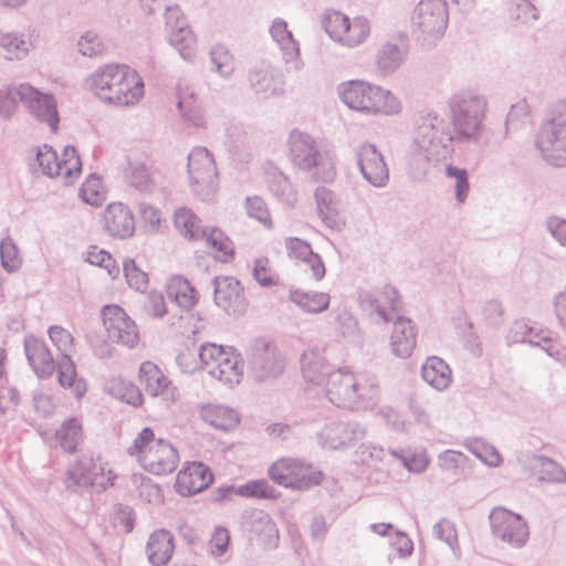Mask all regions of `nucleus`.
<instances>
[{
  "instance_id": "f257e3e1",
  "label": "nucleus",
  "mask_w": 566,
  "mask_h": 566,
  "mask_svg": "<svg viewBox=\"0 0 566 566\" xmlns=\"http://www.w3.org/2000/svg\"><path fill=\"white\" fill-rule=\"evenodd\" d=\"M486 109L488 98L479 91L462 88L454 92L448 99L449 123L439 116V135L451 147L453 143H479Z\"/></svg>"
},
{
  "instance_id": "f03ea898",
  "label": "nucleus",
  "mask_w": 566,
  "mask_h": 566,
  "mask_svg": "<svg viewBox=\"0 0 566 566\" xmlns=\"http://www.w3.org/2000/svg\"><path fill=\"white\" fill-rule=\"evenodd\" d=\"M360 308L376 323L394 322L390 336L392 354L400 358L411 356L416 347V327L410 318L399 315L400 300L397 290L385 285L378 292L361 291L358 295Z\"/></svg>"
},
{
  "instance_id": "7ed1b4c3",
  "label": "nucleus",
  "mask_w": 566,
  "mask_h": 566,
  "mask_svg": "<svg viewBox=\"0 0 566 566\" xmlns=\"http://www.w3.org/2000/svg\"><path fill=\"white\" fill-rule=\"evenodd\" d=\"M86 87L104 104L129 106L144 96V82L126 64H104L85 80Z\"/></svg>"
},
{
  "instance_id": "20e7f679",
  "label": "nucleus",
  "mask_w": 566,
  "mask_h": 566,
  "mask_svg": "<svg viewBox=\"0 0 566 566\" xmlns=\"http://www.w3.org/2000/svg\"><path fill=\"white\" fill-rule=\"evenodd\" d=\"M326 397L339 408L367 410L376 406L379 388L376 378L366 373L354 374L349 367L335 369L325 384Z\"/></svg>"
},
{
  "instance_id": "39448f33",
  "label": "nucleus",
  "mask_w": 566,
  "mask_h": 566,
  "mask_svg": "<svg viewBox=\"0 0 566 566\" xmlns=\"http://www.w3.org/2000/svg\"><path fill=\"white\" fill-rule=\"evenodd\" d=\"M439 115L428 114L418 125L417 136L407 157L408 174L415 180L424 179L431 163L447 159L454 151L439 135Z\"/></svg>"
},
{
  "instance_id": "423d86ee",
  "label": "nucleus",
  "mask_w": 566,
  "mask_h": 566,
  "mask_svg": "<svg viewBox=\"0 0 566 566\" xmlns=\"http://www.w3.org/2000/svg\"><path fill=\"white\" fill-rule=\"evenodd\" d=\"M289 158L292 165L310 174L317 182L331 184L337 176L336 164L329 151L310 134L293 129L287 139Z\"/></svg>"
},
{
  "instance_id": "0eeeda50",
  "label": "nucleus",
  "mask_w": 566,
  "mask_h": 566,
  "mask_svg": "<svg viewBox=\"0 0 566 566\" xmlns=\"http://www.w3.org/2000/svg\"><path fill=\"white\" fill-rule=\"evenodd\" d=\"M337 93L347 107L367 116H392L402 108L399 97L391 91L365 81L343 82Z\"/></svg>"
},
{
  "instance_id": "6e6552de",
  "label": "nucleus",
  "mask_w": 566,
  "mask_h": 566,
  "mask_svg": "<svg viewBox=\"0 0 566 566\" xmlns=\"http://www.w3.org/2000/svg\"><path fill=\"white\" fill-rule=\"evenodd\" d=\"M128 453L137 457L142 467L155 475L171 473L179 463L176 448L163 438H155L153 429L148 427L137 434Z\"/></svg>"
},
{
  "instance_id": "1a4fd4ad",
  "label": "nucleus",
  "mask_w": 566,
  "mask_h": 566,
  "mask_svg": "<svg viewBox=\"0 0 566 566\" xmlns=\"http://www.w3.org/2000/svg\"><path fill=\"white\" fill-rule=\"evenodd\" d=\"M535 144L547 163L566 165V98L553 105L538 128Z\"/></svg>"
},
{
  "instance_id": "9d476101",
  "label": "nucleus",
  "mask_w": 566,
  "mask_h": 566,
  "mask_svg": "<svg viewBox=\"0 0 566 566\" xmlns=\"http://www.w3.org/2000/svg\"><path fill=\"white\" fill-rule=\"evenodd\" d=\"M411 23L418 41L423 45H434L443 38L448 28V1L420 0L413 9Z\"/></svg>"
},
{
  "instance_id": "9b49d317",
  "label": "nucleus",
  "mask_w": 566,
  "mask_h": 566,
  "mask_svg": "<svg viewBox=\"0 0 566 566\" xmlns=\"http://www.w3.org/2000/svg\"><path fill=\"white\" fill-rule=\"evenodd\" d=\"M198 357L201 368L212 378L230 388L240 384L243 376L242 361L231 348L206 343L200 346Z\"/></svg>"
},
{
  "instance_id": "f8f14e48",
  "label": "nucleus",
  "mask_w": 566,
  "mask_h": 566,
  "mask_svg": "<svg viewBox=\"0 0 566 566\" xmlns=\"http://www.w3.org/2000/svg\"><path fill=\"white\" fill-rule=\"evenodd\" d=\"M323 27L333 41L348 49L364 44L370 35V22L365 15L350 19L339 11H329Z\"/></svg>"
},
{
  "instance_id": "ddd939ff",
  "label": "nucleus",
  "mask_w": 566,
  "mask_h": 566,
  "mask_svg": "<svg viewBox=\"0 0 566 566\" xmlns=\"http://www.w3.org/2000/svg\"><path fill=\"white\" fill-rule=\"evenodd\" d=\"M188 175L192 192L202 201H210L218 188V171L206 147H195L188 155Z\"/></svg>"
},
{
  "instance_id": "4468645a",
  "label": "nucleus",
  "mask_w": 566,
  "mask_h": 566,
  "mask_svg": "<svg viewBox=\"0 0 566 566\" xmlns=\"http://www.w3.org/2000/svg\"><path fill=\"white\" fill-rule=\"evenodd\" d=\"M275 483L292 490H308L322 482L323 474L313 464L293 458H282L269 468Z\"/></svg>"
},
{
  "instance_id": "2eb2a0df",
  "label": "nucleus",
  "mask_w": 566,
  "mask_h": 566,
  "mask_svg": "<svg viewBox=\"0 0 566 566\" xmlns=\"http://www.w3.org/2000/svg\"><path fill=\"white\" fill-rule=\"evenodd\" d=\"M509 346L514 344H528L532 347H539L547 356L558 363H566V347L549 337V333L528 324L523 319L511 324L505 336Z\"/></svg>"
},
{
  "instance_id": "dca6fc26",
  "label": "nucleus",
  "mask_w": 566,
  "mask_h": 566,
  "mask_svg": "<svg viewBox=\"0 0 566 566\" xmlns=\"http://www.w3.org/2000/svg\"><path fill=\"white\" fill-rule=\"evenodd\" d=\"M48 334L53 345L61 353V356L57 359L60 385L64 388H71L76 398L83 397L86 392V386L83 380L76 379L75 364L70 355L74 342L72 334L59 325L51 326Z\"/></svg>"
},
{
  "instance_id": "f3484780",
  "label": "nucleus",
  "mask_w": 566,
  "mask_h": 566,
  "mask_svg": "<svg viewBox=\"0 0 566 566\" xmlns=\"http://www.w3.org/2000/svg\"><path fill=\"white\" fill-rule=\"evenodd\" d=\"M36 161L42 172L49 177H62L66 185L77 178L82 171V163L74 146L64 147L62 157L51 146L43 145L38 148Z\"/></svg>"
},
{
  "instance_id": "a211bd4d",
  "label": "nucleus",
  "mask_w": 566,
  "mask_h": 566,
  "mask_svg": "<svg viewBox=\"0 0 566 566\" xmlns=\"http://www.w3.org/2000/svg\"><path fill=\"white\" fill-rule=\"evenodd\" d=\"M115 478L116 475L107 469V464L101 457L94 459L83 454L67 470L66 486L71 488V482L75 486H95L104 491L114 484Z\"/></svg>"
},
{
  "instance_id": "6ab92c4d",
  "label": "nucleus",
  "mask_w": 566,
  "mask_h": 566,
  "mask_svg": "<svg viewBox=\"0 0 566 566\" xmlns=\"http://www.w3.org/2000/svg\"><path fill=\"white\" fill-rule=\"evenodd\" d=\"M249 371L256 381L276 378L284 370V360L275 345L255 339L248 355Z\"/></svg>"
},
{
  "instance_id": "aec40b11",
  "label": "nucleus",
  "mask_w": 566,
  "mask_h": 566,
  "mask_svg": "<svg viewBox=\"0 0 566 566\" xmlns=\"http://www.w3.org/2000/svg\"><path fill=\"white\" fill-rule=\"evenodd\" d=\"M492 535L513 548L523 547L530 536L526 521L516 513L503 507H495L490 514Z\"/></svg>"
},
{
  "instance_id": "412c9836",
  "label": "nucleus",
  "mask_w": 566,
  "mask_h": 566,
  "mask_svg": "<svg viewBox=\"0 0 566 566\" xmlns=\"http://www.w3.org/2000/svg\"><path fill=\"white\" fill-rule=\"evenodd\" d=\"M367 434L366 424L358 421H332L316 433L317 443L329 450H343L354 447Z\"/></svg>"
},
{
  "instance_id": "4be33fe9",
  "label": "nucleus",
  "mask_w": 566,
  "mask_h": 566,
  "mask_svg": "<svg viewBox=\"0 0 566 566\" xmlns=\"http://www.w3.org/2000/svg\"><path fill=\"white\" fill-rule=\"evenodd\" d=\"M355 158L361 177L375 188H385L389 182V168L378 147L369 142L358 145Z\"/></svg>"
},
{
  "instance_id": "5701e85b",
  "label": "nucleus",
  "mask_w": 566,
  "mask_h": 566,
  "mask_svg": "<svg viewBox=\"0 0 566 566\" xmlns=\"http://www.w3.org/2000/svg\"><path fill=\"white\" fill-rule=\"evenodd\" d=\"M102 319L108 338L117 344L133 348L137 345L139 333L135 322L118 305H105Z\"/></svg>"
},
{
  "instance_id": "b1692460",
  "label": "nucleus",
  "mask_w": 566,
  "mask_h": 566,
  "mask_svg": "<svg viewBox=\"0 0 566 566\" xmlns=\"http://www.w3.org/2000/svg\"><path fill=\"white\" fill-rule=\"evenodd\" d=\"M23 105L30 116L46 124L52 133H56L60 124L57 102L53 94L42 92L29 83H24Z\"/></svg>"
},
{
  "instance_id": "393cba45",
  "label": "nucleus",
  "mask_w": 566,
  "mask_h": 566,
  "mask_svg": "<svg viewBox=\"0 0 566 566\" xmlns=\"http://www.w3.org/2000/svg\"><path fill=\"white\" fill-rule=\"evenodd\" d=\"M252 91L261 98L281 96L284 93V78L281 71L271 64L262 63L249 72Z\"/></svg>"
},
{
  "instance_id": "a878e982",
  "label": "nucleus",
  "mask_w": 566,
  "mask_h": 566,
  "mask_svg": "<svg viewBox=\"0 0 566 566\" xmlns=\"http://www.w3.org/2000/svg\"><path fill=\"white\" fill-rule=\"evenodd\" d=\"M517 462L528 475H537L542 482H566V472L556 461L542 454L522 452Z\"/></svg>"
},
{
  "instance_id": "bb28decb",
  "label": "nucleus",
  "mask_w": 566,
  "mask_h": 566,
  "mask_svg": "<svg viewBox=\"0 0 566 566\" xmlns=\"http://www.w3.org/2000/svg\"><path fill=\"white\" fill-rule=\"evenodd\" d=\"M23 346L28 363L38 377L49 378L57 370V360L43 339L28 335Z\"/></svg>"
},
{
  "instance_id": "cd10ccee",
  "label": "nucleus",
  "mask_w": 566,
  "mask_h": 566,
  "mask_svg": "<svg viewBox=\"0 0 566 566\" xmlns=\"http://www.w3.org/2000/svg\"><path fill=\"white\" fill-rule=\"evenodd\" d=\"M140 382L153 397H160L166 403L174 402L178 396L169 378L151 361H144L139 368Z\"/></svg>"
},
{
  "instance_id": "c85d7f7f",
  "label": "nucleus",
  "mask_w": 566,
  "mask_h": 566,
  "mask_svg": "<svg viewBox=\"0 0 566 566\" xmlns=\"http://www.w3.org/2000/svg\"><path fill=\"white\" fill-rule=\"evenodd\" d=\"M213 481L209 467L192 462L177 474L176 489L182 496H190L206 490Z\"/></svg>"
},
{
  "instance_id": "c756f323",
  "label": "nucleus",
  "mask_w": 566,
  "mask_h": 566,
  "mask_svg": "<svg viewBox=\"0 0 566 566\" xmlns=\"http://www.w3.org/2000/svg\"><path fill=\"white\" fill-rule=\"evenodd\" d=\"M408 54L406 38L399 33L398 38L386 41L378 49L375 56L377 70L382 75H390L399 70Z\"/></svg>"
},
{
  "instance_id": "7c9ffc66",
  "label": "nucleus",
  "mask_w": 566,
  "mask_h": 566,
  "mask_svg": "<svg viewBox=\"0 0 566 566\" xmlns=\"http://www.w3.org/2000/svg\"><path fill=\"white\" fill-rule=\"evenodd\" d=\"M103 228L114 238H129L135 231L134 216L122 202L111 203L103 214Z\"/></svg>"
},
{
  "instance_id": "2f4dec72",
  "label": "nucleus",
  "mask_w": 566,
  "mask_h": 566,
  "mask_svg": "<svg viewBox=\"0 0 566 566\" xmlns=\"http://www.w3.org/2000/svg\"><path fill=\"white\" fill-rule=\"evenodd\" d=\"M233 495L248 499H275L276 490L265 480H251L240 485H223L213 491L214 501L230 500Z\"/></svg>"
},
{
  "instance_id": "473e14b6",
  "label": "nucleus",
  "mask_w": 566,
  "mask_h": 566,
  "mask_svg": "<svg viewBox=\"0 0 566 566\" xmlns=\"http://www.w3.org/2000/svg\"><path fill=\"white\" fill-rule=\"evenodd\" d=\"M34 49L31 35L24 32L0 29V55L10 62L25 60Z\"/></svg>"
},
{
  "instance_id": "72a5a7b5",
  "label": "nucleus",
  "mask_w": 566,
  "mask_h": 566,
  "mask_svg": "<svg viewBox=\"0 0 566 566\" xmlns=\"http://www.w3.org/2000/svg\"><path fill=\"white\" fill-rule=\"evenodd\" d=\"M317 212L323 222L331 229L340 230L345 221L339 214L340 200L338 196L326 187H318L314 192Z\"/></svg>"
},
{
  "instance_id": "f704fd0d",
  "label": "nucleus",
  "mask_w": 566,
  "mask_h": 566,
  "mask_svg": "<svg viewBox=\"0 0 566 566\" xmlns=\"http://www.w3.org/2000/svg\"><path fill=\"white\" fill-rule=\"evenodd\" d=\"M212 284L214 303L228 314H235L241 303L240 282L232 276H217Z\"/></svg>"
},
{
  "instance_id": "c9c22d12",
  "label": "nucleus",
  "mask_w": 566,
  "mask_h": 566,
  "mask_svg": "<svg viewBox=\"0 0 566 566\" xmlns=\"http://www.w3.org/2000/svg\"><path fill=\"white\" fill-rule=\"evenodd\" d=\"M175 549L174 535L165 530L154 531L146 544V554L153 566H165L172 557Z\"/></svg>"
},
{
  "instance_id": "e433bc0d",
  "label": "nucleus",
  "mask_w": 566,
  "mask_h": 566,
  "mask_svg": "<svg viewBox=\"0 0 566 566\" xmlns=\"http://www.w3.org/2000/svg\"><path fill=\"white\" fill-rule=\"evenodd\" d=\"M301 369L304 379L308 382L325 385L329 374L335 369L326 363L319 348L307 349L301 357Z\"/></svg>"
},
{
  "instance_id": "4c0bfd02",
  "label": "nucleus",
  "mask_w": 566,
  "mask_h": 566,
  "mask_svg": "<svg viewBox=\"0 0 566 566\" xmlns=\"http://www.w3.org/2000/svg\"><path fill=\"white\" fill-rule=\"evenodd\" d=\"M421 377L437 391H444L452 381V371L442 358L430 356L421 366Z\"/></svg>"
},
{
  "instance_id": "58836bf2",
  "label": "nucleus",
  "mask_w": 566,
  "mask_h": 566,
  "mask_svg": "<svg viewBox=\"0 0 566 566\" xmlns=\"http://www.w3.org/2000/svg\"><path fill=\"white\" fill-rule=\"evenodd\" d=\"M270 34L273 41L280 48L285 63H295L300 56L298 42L293 33L287 29V23L281 18H275L270 27Z\"/></svg>"
},
{
  "instance_id": "ea45409f",
  "label": "nucleus",
  "mask_w": 566,
  "mask_h": 566,
  "mask_svg": "<svg viewBox=\"0 0 566 566\" xmlns=\"http://www.w3.org/2000/svg\"><path fill=\"white\" fill-rule=\"evenodd\" d=\"M166 31L169 44L178 51L185 61L193 62L197 52V40L189 24Z\"/></svg>"
},
{
  "instance_id": "a19ab883",
  "label": "nucleus",
  "mask_w": 566,
  "mask_h": 566,
  "mask_svg": "<svg viewBox=\"0 0 566 566\" xmlns=\"http://www.w3.org/2000/svg\"><path fill=\"white\" fill-rule=\"evenodd\" d=\"M290 300L302 311L318 314L328 308L331 296L324 292L293 289L290 291Z\"/></svg>"
},
{
  "instance_id": "79ce46f5",
  "label": "nucleus",
  "mask_w": 566,
  "mask_h": 566,
  "mask_svg": "<svg viewBox=\"0 0 566 566\" xmlns=\"http://www.w3.org/2000/svg\"><path fill=\"white\" fill-rule=\"evenodd\" d=\"M202 419L211 427L228 431L239 422L238 412L227 406H207L201 410Z\"/></svg>"
},
{
  "instance_id": "37998d69",
  "label": "nucleus",
  "mask_w": 566,
  "mask_h": 566,
  "mask_svg": "<svg viewBox=\"0 0 566 566\" xmlns=\"http://www.w3.org/2000/svg\"><path fill=\"white\" fill-rule=\"evenodd\" d=\"M167 295L184 310H190L197 303V293L195 287L181 276H175L169 280L167 285Z\"/></svg>"
},
{
  "instance_id": "c03bdc74",
  "label": "nucleus",
  "mask_w": 566,
  "mask_h": 566,
  "mask_svg": "<svg viewBox=\"0 0 566 566\" xmlns=\"http://www.w3.org/2000/svg\"><path fill=\"white\" fill-rule=\"evenodd\" d=\"M200 239L211 247L221 262H229L234 256L233 242L218 228H205L200 234Z\"/></svg>"
},
{
  "instance_id": "a18cd8bd",
  "label": "nucleus",
  "mask_w": 566,
  "mask_h": 566,
  "mask_svg": "<svg viewBox=\"0 0 566 566\" xmlns=\"http://www.w3.org/2000/svg\"><path fill=\"white\" fill-rule=\"evenodd\" d=\"M56 439L67 453H74L83 439L82 423L77 418L65 420L56 430Z\"/></svg>"
},
{
  "instance_id": "49530a36",
  "label": "nucleus",
  "mask_w": 566,
  "mask_h": 566,
  "mask_svg": "<svg viewBox=\"0 0 566 566\" xmlns=\"http://www.w3.org/2000/svg\"><path fill=\"white\" fill-rule=\"evenodd\" d=\"M268 187L279 200L287 206H293L297 200L296 191L289 177L280 170L275 169L269 172Z\"/></svg>"
},
{
  "instance_id": "de8ad7c7",
  "label": "nucleus",
  "mask_w": 566,
  "mask_h": 566,
  "mask_svg": "<svg viewBox=\"0 0 566 566\" xmlns=\"http://www.w3.org/2000/svg\"><path fill=\"white\" fill-rule=\"evenodd\" d=\"M174 222L180 234L189 240H200V234L206 228L200 226V219L187 208L176 210Z\"/></svg>"
},
{
  "instance_id": "09e8293b",
  "label": "nucleus",
  "mask_w": 566,
  "mask_h": 566,
  "mask_svg": "<svg viewBox=\"0 0 566 566\" xmlns=\"http://www.w3.org/2000/svg\"><path fill=\"white\" fill-rule=\"evenodd\" d=\"M24 83L8 85L0 92V118L9 120L14 115L18 103L23 104Z\"/></svg>"
},
{
  "instance_id": "8fccbe9b",
  "label": "nucleus",
  "mask_w": 566,
  "mask_h": 566,
  "mask_svg": "<svg viewBox=\"0 0 566 566\" xmlns=\"http://www.w3.org/2000/svg\"><path fill=\"white\" fill-rule=\"evenodd\" d=\"M211 70L221 77L229 78L234 72V60L230 51L223 45H214L210 51Z\"/></svg>"
},
{
  "instance_id": "3c124183",
  "label": "nucleus",
  "mask_w": 566,
  "mask_h": 566,
  "mask_svg": "<svg viewBox=\"0 0 566 566\" xmlns=\"http://www.w3.org/2000/svg\"><path fill=\"white\" fill-rule=\"evenodd\" d=\"M128 184L140 192H150L154 189V181L149 169L140 163H129L126 169Z\"/></svg>"
},
{
  "instance_id": "603ef678",
  "label": "nucleus",
  "mask_w": 566,
  "mask_h": 566,
  "mask_svg": "<svg viewBox=\"0 0 566 566\" xmlns=\"http://www.w3.org/2000/svg\"><path fill=\"white\" fill-rule=\"evenodd\" d=\"M433 534L438 539L444 542L449 546L457 560L461 558L462 553L458 541L457 528L453 522L448 518H441L433 526Z\"/></svg>"
},
{
  "instance_id": "864d4df0",
  "label": "nucleus",
  "mask_w": 566,
  "mask_h": 566,
  "mask_svg": "<svg viewBox=\"0 0 566 566\" xmlns=\"http://www.w3.org/2000/svg\"><path fill=\"white\" fill-rule=\"evenodd\" d=\"M0 259L2 268L9 273L17 272L22 265V256L10 237L4 238L0 243Z\"/></svg>"
},
{
  "instance_id": "5fc2aeb1",
  "label": "nucleus",
  "mask_w": 566,
  "mask_h": 566,
  "mask_svg": "<svg viewBox=\"0 0 566 566\" xmlns=\"http://www.w3.org/2000/svg\"><path fill=\"white\" fill-rule=\"evenodd\" d=\"M444 175L448 179L454 180L455 200L458 203H463L470 190L467 169L449 164L444 168Z\"/></svg>"
},
{
  "instance_id": "6e6d98bb",
  "label": "nucleus",
  "mask_w": 566,
  "mask_h": 566,
  "mask_svg": "<svg viewBox=\"0 0 566 566\" xmlns=\"http://www.w3.org/2000/svg\"><path fill=\"white\" fill-rule=\"evenodd\" d=\"M389 453L399 459L405 468H407L410 472L421 473L423 472L428 464L429 459L424 451H403V450H389Z\"/></svg>"
},
{
  "instance_id": "4d7b16f0",
  "label": "nucleus",
  "mask_w": 566,
  "mask_h": 566,
  "mask_svg": "<svg viewBox=\"0 0 566 566\" xmlns=\"http://www.w3.org/2000/svg\"><path fill=\"white\" fill-rule=\"evenodd\" d=\"M77 50L83 56L95 57L106 51V44L97 33L86 31L77 41Z\"/></svg>"
},
{
  "instance_id": "13d9d810",
  "label": "nucleus",
  "mask_w": 566,
  "mask_h": 566,
  "mask_svg": "<svg viewBox=\"0 0 566 566\" xmlns=\"http://www.w3.org/2000/svg\"><path fill=\"white\" fill-rule=\"evenodd\" d=\"M470 452L489 467L495 468L501 464L502 458L497 450L482 440H472L467 444Z\"/></svg>"
},
{
  "instance_id": "bf43d9fd",
  "label": "nucleus",
  "mask_w": 566,
  "mask_h": 566,
  "mask_svg": "<svg viewBox=\"0 0 566 566\" xmlns=\"http://www.w3.org/2000/svg\"><path fill=\"white\" fill-rule=\"evenodd\" d=\"M123 271L128 285L136 291H145L148 285V275L137 268L134 260H125Z\"/></svg>"
},
{
  "instance_id": "052dcab7",
  "label": "nucleus",
  "mask_w": 566,
  "mask_h": 566,
  "mask_svg": "<svg viewBox=\"0 0 566 566\" xmlns=\"http://www.w3.org/2000/svg\"><path fill=\"white\" fill-rule=\"evenodd\" d=\"M511 18L521 23H528L537 20L538 12L530 0H512Z\"/></svg>"
},
{
  "instance_id": "680f3d73",
  "label": "nucleus",
  "mask_w": 566,
  "mask_h": 566,
  "mask_svg": "<svg viewBox=\"0 0 566 566\" xmlns=\"http://www.w3.org/2000/svg\"><path fill=\"white\" fill-rule=\"evenodd\" d=\"M245 208L249 217L263 223L265 227H271V218L264 200L258 196L248 197L245 200Z\"/></svg>"
},
{
  "instance_id": "e2e57ef3",
  "label": "nucleus",
  "mask_w": 566,
  "mask_h": 566,
  "mask_svg": "<svg viewBox=\"0 0 566 566\" xmlns=\"http://www.w3.org/2000/svg\"><path fill=\"white\" fill-rule=\"evenodd\" d=\"M545 230L563 248H566V219L556 214L545 219Z\"/></svg>"
},
{
  "instance_id": "0e129e2a",
  "label": "nucleus",
  "mask_w": 566,
  "mask_h": 566,
  "mask_svg": "<svg viewBox=\"0 0 566 566\" xmlns=\"http://www.w3.org/2000/svg\"><path fill=\"white\" fill-rule=\"evenodd\" d=\"M230 534L223 526H217L209 542L210 553L214 557L222 556L229 547Z\"/></svg>"
},
{
  "instance_id": "69168bd1",
  "label": "nucleus",
  "mask_w": 566,
  "mask_h": 566,
  "mask_svg": "<svg viewBox=\"0 0 566 566\" xmlns=\"http://www.w3.org/2000/svg\"><path fill=\"white\" fill-rule=\"evenodd\" d=\"M98 178H88L80 190L82 200L91 206H99L103 200V193L99 191Z\"/></svg>"
},
{
  "instance_id": "338daca9",
  "label": "nucleus",
  "mask_w": 566,
  "mask_h": 566,
  "mask_svg": "<svg viewBox=\"0 0 566 566\" xmlns=\"http://www.w3.org/2000/svg\"><path fill=\"white\" fill-rule=\"evenodd\" d=\"M287 254L291 259L301 261L302 263L313 253L308 242L298 238H289L285 241Z\"/></svg>"
},
{
  "instance_id": "774afa93",
  "label": "nucleus",
  "mask_w": 566,
  "mask_h": 566,
  "mask_svg": "<svg viewBox=\"0 0 566 566\" xmlns=\"http://www.w3.org/2000/svg\"><path fill=\"white\" fill-rule=\"evenodd\" d=\"M115 394L120 400L137 407L143 403V395L137 386L132 382H120Z\"/></svg>"
}]
</instances>
